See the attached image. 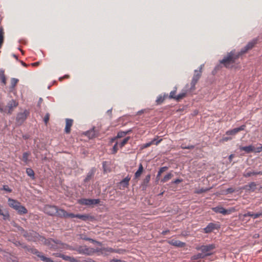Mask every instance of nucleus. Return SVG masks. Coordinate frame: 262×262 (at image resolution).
Masks as SVG:
<instances>
[{"instance_id":"1","label":"nucleus","mask_w":262,"mask_h":262,"mask_svg":"<svg viewBox=\"0 0 262 262\" xmlns=\"http://www.w3.org/2000/svg\"><path fill=\"white\" fill-rule=\"evenodd\" d=\"M23 235L28 241L34 242L41 241L45 245L47 246L49 249L54 250H57V241H55L52 238L46 239L44 237L40 236L38 233L34 231L25 232Z\"/></svg>"},{"instance_id":"2","label":"nucleus","mask_w":262,"mask_h":262,"mask_svg":"<svg viewBox=\"0 0 262 262\" xmlns=\"http://www.w3.org/2000/svg\"><path fill=\"white\" fill-rule=\"evenodd\" d=\"M57 250L63 249H69L70 250H75L78 253L81 254H85L88 255H92L96 251L95 249L87 247L86 246H80L76 247H73L70 245H68L66 244H64L61 242L60 241L57 240Z\"/></svg>"},{"instance_id":"3","label":"nucleus","mask_w":262,"mask_h":262,"mask_svg":"<svg viewBox=\"0 0 262 262\" xmlns=\"http://www.w3.org/2000/svg\"><path fill=\"white\" fill-rule=\"evenodd\" d=\"M43 211L51 216L55 215L60 217H66L67 212L63 209H58L56 206L47 205L43 208Z\"/></svg>"},{"instance_id":"4","label":"nucleus","mask_w":262,"mask_h":262,"mask_svg":"<svg viewBox=\"0 0 262 262\" xmlns=\"http://www.w3.org/2000/svg\"><path fill=\"white\" fill-rule=\"evenodd\" d=\"M237 57L238 56L235 55L234 51H231L223 59L220 61V63L223 64L226 68H229L232 66Z\"/></svg>"},{"instance_id":"5","label":"nucleus","mask_w":262,"mask_h":262,"mask_svg":"<svg viewBox=\"0 0 262 262\" xmlns=\"http://www.w3.org/2000/svg\"><path fill=\"white\" fill-rule=\"evenodd\" d=\"M8 204L11 207L16 210L19 214L21 215L26 214L28 212L27 209L25 207L21 206L19 202L15 200L9 198L8 200Z\"/></svg>"},{"instance_id":"6","label":"nucleus","mask_w":262,"mask_h":262,"mask_svg":"<svg viewBox=\"0 0 262 262\" xmlns=\"http://www.w3.org/2000/svg\"><path fill=\"white\" fill-rule=\"evenodd\" d=\"M204 67V64H201L199 67V70H195L194 73L192 78V80L190 83V90H194L195 89V86L198 80L200 78L202 72V69Z\"/></svg>"},{"instance_id":"7","label":"nucleus","mask_w":262,"mask_h":262,"mask_svg":"<svg viewBox=\"0 0 262 262\" xmlns=\"http://www.w3.org/2000/svg\"><path fill=\"white\" fill-rule=\"evenodd\" d=\"M216 248L215 244H210L208 245H203L197 247L196 249L201 250L203 254L205 255V257L210 256L213 254L212 252Z\"/></svg>"},{"instance_id":"8","label":"nucleus","mask_w":262,"mask_h":262,"mask_svg":"<svg viewBox=\"0 0 262 262\" xmlns=\"http://www.w3.org/2000/svg\"><path fill=\"white\" fill-rule=\"evenodd\" d=\"M96 169L95 167H92L87 173L85 178L84 179L83 183L85 186H89L91 181L93 180Z\"/></svg>"},{"instance_id":"9","label":"nucleus","mask_w":262,"mask_h":262,"mask_svg":"<svg viewBox=\"0 0 262 262\" xmlns=\"http://www.w3.org/2000/svg\"><path fill=\"white\" fill-rule=\"evenodd\" d=\"M96 252H99L101 254L107 255L108 253H121L122 250L121 249H114L112 248L106 247L98 248L96 249Z\"/></svg>"},{"instance_id":"10","label":"nucleus","mask_w":262,"mask_h":262,"mask_svg":"<svg viewBox=\"0 0 262 262\" xmlns=\"http://www.w3.org/2000/svg\"><path fill=\"white\" fill-rule=\"evenodd\" d=\"M30 112L28 110H25L24 112L19 113L17 114L16 118V123L18 125H20L26 120L28 116H29Z\"/></svg>"},{"instance_id":"11","label":"nucleus","mask_w":262,"mask_h":262,"mask_svg":"<svg viewBox=\"0 0 262 262\" xmlns=\"http://www.w3.org/2000/svg\"><path fill=\"white\" fill-rule=\"evenodd\" d=\"M32 254L36 255L37 257L40 258V260L44 262H54L51 258L44 256L41 252H39L38 250L34 248H31L29 250Z\"/></svg>"},{"instance_id":"12","label":"nucleus","mask_w":262,"mask_h":262,"mask_svg":"<svg viewBox=\"0 0 262 262\" xmlns=\"http://www.w3.org/2000/svg\"><path fill=\"white\" fill-rule=\"evenodd\" d=\"M70 217V218H74V217H77L79 219L82 220V221H86L89 220H92L93 219V217L88 215V214H75L74 213H69L67 212V215H66V217Z\"/></svg>"},{"instance_id":"13","label":"nucleus","mask_w":262,"mask_h":262,"mask_svg":"<svg viewBox=\"0 0 262 262\" xmlns=\"http://www.w3.org/2000/svg\"><path fill=\"white\" fill-rule=\"evenodd\" d=\"M79 204L85 205H93L99 203L100 200L99 199H82L78 200Z\"/></svg>"},{"instance_id":"14","label":"nucleus","mask_w":262,"mask_h":262,"mask_svg":"<svg viewBox=\"0 0 262 262\" xmlns=\"http://www.w3.org/2000/svg\"><path fill=\"white\" fill-rule=\"evenodd\" d=\"M257 39L256 38L253 39L249 41L244 48H243L241 51L240 54H243L246 53L248 50L251 49L255 44L257 43Z\"/></svg>"},{"instance_id":"15","label":"nucleus","mask_w":262,"mask_h":262,"mask_svg":"<svg viewBox=\"0 0 262 262\" xmlns=\"http://www.w3.org/2000/svg\"><path fill=\"white\" fill-rule=\"evenodd\" d=\"M212 210L214 211L216 213H221L223 215L229 214L231 213L232 211L233 210L231 209H225L223 207L221 206H217L215 207H213L212 208Z\"/></svg>"},{"instance_id":"16","label":"nucleus","mask_w":262,"mask_h":262,"mask_svg":"<svg viewBox=\"0 0 262 262\" xmlns=\"http://www.w3.org/2000/svg\"><path fill=\"white\" fill-rule=\"evenodd\" d=\"M246 128L245 125H242L238 127L234 128L232 129H230L226 132V135L234 136L240 131L245 130Z\"/></svg>"},{"instance_id":"17","label":"nucleus","mask_w":262,"mask_h":262,"mask_svg":"<svg viewBox=\"0 0 262 262\" xmlns=\"http://www.w3.org/2000/svg\"><path fill=\"white\" fill-rule=\"evenodd\" d=\"M99 132L95 129V127H93L91 129L88 130L85 132V135L88 136L90 139H93L98 136Z\"/></svg>"},{"instance_id":"18","label":"nucleus","mask_w":262,"mask_h":262,"mask_svg":"<svg viewBox=\"0 0 262 262\" xmlns=\"http://www.w3.org/2000/svg\"><path fill=\"white\" fill-rule=\"evenodd\" d=\"M18 103L14 99H12L9 101L7 105V106L8 107V113L9 114H11L13 111V108L14 107H16Z\"/></svg>"},{"instance_id":"19","label":"nucleus","mask_w":262,"mask_h":262,"mask_svg":"<svg viewBox=\"0 0 262 262\" xmlns=\"http://www.w3.org/2000/svg\"><path fill=\"white\" fill-rule=\"evenodd\" d=\"M168 243L173 246L177 247H184L186 245V244L184 242H181L180 241L172 239L168 241Z\"/></svg>"},{"instance_id":"20","label":"nucleus","mask_w":262,"mask_h":262,"mask_svg":"<svg viewBox=\"0 0 262 262\" xmlns=\"http://www.w3.org/2000/svg\"><path fill=\"white\" fill-rule=\"evenodd\" d=\"M218 228L219 226L217 224L210 223L206 227L204 228V231L205 233H208L211 232L214 229H217Z\"/></svg>"},{"instance_id":"21","label":"nucleus","mask_w":262,"mask_h":262,"mask_svg":"<svg viewBox=\"0 0 262 262\" xmlns=\"http://www.w3.org/2000/svg\"><path fill=\"white\" fill-rule=\"evenodd\" d=\"M256 188V184L255 182H252L248 184V185H246L243 188L241 189H244L246 190L254 191Z\"/></svg>"},{"instance_id":"22","label":"nucleus","mask_w":262,"mask_h":262,"mask_svg":"<svg viewBox=\"0 0 262 262\" xmlns=\"http://www.w3.org/2000/svg\"><path fill=\"white\" fill-rule=\"evenodd\" d=\"M130 179V177H129V176L126 177L124 179L120 182V187H122L123 188H126L129 185V181Z\"/></svg>"},{"instance_id":"23","label":"nucleus","mask_w":262,"mask_h":262,"mask_svg":"<svg viewBox=\"0 0 262 262\" xmlns=\"http://www.w3.org/2000/svg\"><path fill=\"white\" fill-rule=\"evenodd\" d=\"M241 150L244 151L246 153H250L252 152H254L255 150V147L252 145H250L248 146H242L239 148Z\"/></svg>"},{"instance_id":"24","label":"nucleus","mask_w":262,"mask_h":262,"mask_svg":"<svg viewBox=\"0 0 262 262\" xmlns=\"http://www.w3.org/2000/svg\"><path fill=\"white\" fill-rule=\"evenodd\" d=\"M262 175V171H245L243 173V176L245 178H248L252 176H256V175Z\"/></svg>"},{"instance_id":"25","label":"nucleus","mask_w":262,"mask_h":262,"mask_svg":"<svg viewBox=\"0 0 262 262\" xmlns=\"http://www.w3.org/2000/svg\"><path fill=\"white\" fill-rule=\"evenodd\" d=\"M73 120L71 119H66V124L65 127V132L69 133L71 131V127L73 124Z\"/></svg>"},{"instance_id":"26","label":"nucleus","mask_w":262,"mask_h":262,"mask_svg":"<svg viewBox=\"0 0 262 262\" xmlns=\"http://www.w3.org/2000/svg\"><path fill=\"white\" fill-rule=\"evenodd\" d=\"M150 180V174H149L145 177V178H144L142 182V186L143 189L146 188Z\"/></svg>"},{"instance_id":"27","label":"nucleus","mask_w":262,"mask_h":262,"mask_svg":"<svg viewBox=\"0 0 262 262\" xmlns=\"http://www.w3.org/2000/svg\"><path fill=\"white\" fill-rule=\"evenodd\" d=\"M168 97V94H164L163 95H160L157 98L156 101L158 104H160Z\"/></svg>"},{"instance_id":"28","label":"nucleus","mask_w":262,"mask_h":262,"mask_svg":"<svg viewBox=\"0 0 262 262\" xmlns=\"http://www.w3.org/2000/svg\"><path fill=\"white\" fill-rule=\"evenodd\" d=\"M0 80L1 82L4 84L5 85L6 84V78L5 75V71L3 69H0Z\"/></svg>"},{"instance_id":"29","label":"nucleus","mask_w":262,"mask_h":262,"mask_svg":"<svg viewBox=\"0 0 262 262\" xmlns=\"http://www.w3.org/2000/svg\"><path fill=\"white\" fill-rule=\"evenodd\" d=\"M26 173L27 175L30 177L32 179H34V172L33 170L31 168H27L26 169Z\"/></svg>"},{"instance_id":"30","label":"nucleus","mask_w":262,"mask_h":262,"mask_svg":"<svg viewBox=\"0 0 262 262\" xmlns=\"http://www.w3.org/2000/svg\"><path fill=\"white\" fill-rule=\"evenodd\" d=\"M142 171H143V166L141 164H140V165L139 166L138 169L135 172V177L136 178L139 177L140 176V175L141 174Z\"/></svg>"},{"instance_id":"31","label":"nucleus","mask_w":262,"mask_h":262,"mask_svg":"<svg viewBox=\"0 0 262 262\" xmlns=\"http://www.w3.org/2000/svg\"><path fill=\"white\" fill-rule=\"evenodd\" d=\"M173 176V174L171 173H168L166 175L164 176V177L161 180V182L164 183L169 180L171 177Z\"/></svg>"},{"instance_id":"32","label":"nucleus","mask_w":262,"mask_h":262,"mask_svg":"<svg viewBox=\"0 0 262 262\" xmlns=\"http://www.w3.org/2000/svg\"><path fill=\"white\" fill-rule=\"evenodd\" d=\"M186 91H184L182 92L181 93H179L177 96L176 97V100L177 101L180 100V99H182L184 97H185L186 95Z\"/></svg>"},{"instance_id":"33","label":"nucleus","mask_w":262,"mask_h":262,"mask_svg":"<svg viewBox=\"0 0 262 262\" xmlns=\"http://www.w3.org/2000/svg\"><path fill=\"white\" fill-rule=\"evenodd\" d=\"M204 257H205V255L203 254V253H198L197 254L192 256L191 257V259L196 260L200 258H204Z\"/></svg>"},{"instance_id":"34","label":"nucleus","mask_w":262,"mask_h":262,"mask_svg":"<svg viewBox=\"0 0 262 262\" xmlns=\"http://www.w3.org/2000/svg\"><path fill=\"white\" fill-rule=\"evenodd\" d=\"M125 133L123 131H120L117 133V135L116 137H114V138L112 139V142H113L115 140H116L117 138H121L124 136H125Z\"/></svg>"},{"instance_id":"35","label":"nucleus","mask_w":262,"mask_h":262,"mask_svg":"<svg viewBox=\"0 0 262 262\" xmlns=\"http://www.w3.org/2000/svg\"><path fill=\"white\" fill-rule=\"evenodd\" d=\"M129 139H130V137H127L125 138L124 139H123V140L121 142L118 143L119 146L120 148H122L127 143V142L128 141V140Z\"/></svg>"},{"instance_id":"36","label":"nucleus","mask_w":262,"mask_h":262,"mask_svg":"<svg viewBox=\"0 0 262 262\" xmlns=\"http://www.w3.org/2000/svg\"><path fill=\"white\" fill-rule=\"evenodd\" d=\"M30 154L29 152H25L23 155V160L26 164H27L29 162L28 157Z\"/></svg>"},{"instance_id":"37","label":"nucleus","mask_w":262,"mask_h":262,"mask_svg":"<svg viewBox=\"0 0 262 262\" xmlns=\"http://www.w3.org/2000/svg\"><path fill=\"white\" fill-rule=\"evenodd\" d=\"M4 30L2 27H0V48L2 47V45L4 41Z\"/></svg>"},{"instance_id":"38","label":"nucleus","mask_w":262,"mask_h":262,"mask_svg":"<svg viewBox=\"0 0 262 262\" xmlns=\"http://www.w3.org/2000/svg\"><path fill=\"white\" fill-rule=\"evenodd\" d=\"M18 81V79L15 78H12L11 79V88L13 89L16 86L17 83Z\"/></svg>"},{"instance_id":"39","label":"nucleus","mask_w":262,"mask_h":262,"mask_svg":"<svg viewBox=\"0 0 262 262\" xmlns=\"http://www.w3.org/2000/svg\"><path fill=\"white\" fill-rule=\"evenodd\" d=\"M238 191V190H237L236 189L233 188L232 187H230V188L226 189L225 191V192L226 194H231V193H233V192Z\"/></svg>"},{"instance_id":"40","label":"nucleus","mask_w":262,"mask_h":262,"mask_svg":"<svg viewBox=\"0 0 262 262\" xmlns=\"http://www.w3.org/2000/svg\"><path fill=\"white\" fill-rule=\"evenodd\" d=\"M156 138H154L153 140H152L150 142H149L148 143H146L144 144L143 145V148H147L149 146H150L151 144H154L155 141L156 140Z\"/></svg>"},{"instance_id":"41","label":"nucleus","mask_w":262,"mask_h":262,"mask_svg":"<svg viewBox=\"0 0 262 262\" xmlns=\"http://www.w3.org/2000/svg\"><path fill=\"white\" fill-rule=\"evenodd\" d=\"M118 145H119V144H118V143L117 142L113 146V150H112V153L113 154H115L117 152V151L118 150Z\"/></svg>"},{"instance_id":"42","label":"nucleus","mask_w":262,"mask_h":262,"mask_svg":"<svg viewBox=\"0 0 262 262\" xmlns=\"http://www.w3.org/2000/svg\"><path fill=\"white\" fill-rule=\"evenodd\" d=\"M209 189H208V188H200V189H198L195 192L198 194H201V193H203L208 191Z\"/></svg>"},{"instance_id":"43","label":"nucleus","mask_w":262,"mask_h":262,"mask_svg":"<svg viewBox=\"0 0 262 262\" xmlns=\"http://www.w3.org/2000/svg\"><path fill=\"white\" fill-rule=\"evenodd\" d=\"M1 215L3 216V219L5 220L8 219L9 217V214L8 212L6 210H4L3 213L1 214Z\"/></svg>"},{"instance_id":"44","label":"nucleus","mask_w":262,"mask_h":262,"mask_svg":"<svg viewBox=\"0 0 262 262\" xmlns=\"http://www.w3.org/2000/svg\"><path fill=\"white\" fill-rule=\"evenodd\" d=\"M262 216V211H260L259 212H258L257 213H254L253 215V219H257L260 216Z\"/></svg>"},{"instance_id":"45","label":"nucleus","mask_w":262,"mask_h":262,"mask_svg":"<svg viewBox=\"0 0 262 262\" xmlns=\"http://www.w3.org/2000/svg\"><path fill=\"white\" fill-rule=\"evenodd\" d=\"M176 90L172 91L170 93L169 96V98L176 99V97L177 96V95H176Z\"/></svg>"},{"instance_id":"46","label":"nucleus","mask_w":262,"mask_h":262,"mask_svg":"<svg viewBox=\"0 0 262 262\" xmlns=\"http://www.w3.org/2000/svg\"><path fill=\"white\" fill-rule=\"evenodd\" d=\"M262 151V144H260L259 146L255 148V150L254 152H260Z\"/></svg>"},{"instance_id":"47","label":"nucleus","mask_w":262,"mask_h":262,"mask_svg":"<svg viewBox=\"0 0 262 262\" xmlns=\"http://www.w3.org/2000/svg\"><path fill=\"white\" fill-rule=\"evenodd\" d=\"M49 117H50V115L49 113H47L46 114V115L45 116L44 118H43V121L46 124H47L48 123V122L49 121Z\"/></svg>"},{"instance_id":"48","label":"nucleus","mask_w":262,"mask_h":262,"mask_svg":"<svg viewBox=\"0 0 262 262\" xmlns=\"http://www.w3.org/2000/svg\"><path fill=\"white\" fill-rule=\"evenodd\" d=\"M168 169V167L167 166H164V167H161L159 170V172H160L161 174L164 172L165 171V170H166L167 169Z\"/></svg>"},{"instance_id":"49","label":"nucleus","mask_w":262,"mask_h":262,"mask_svg":"<svg viewBox=\"0 0 262 262\" xmlns=\"http://www.w3.org/2000/svg\"><path fill=\"white\" fill-rule=\"evenodd\" d=\"M231 139L232 138L230 137H223L222 139V141L223 142H226Z\"/></svg>"},{"instance_id":"50","label":"nucleus","mask_w":262,"mask_h":262,"mask_svg":"<svg viewBox=\"0 0 262 262\" xmlns=\"http://www.w3.org/2000/svg\"><path fill=\"white\" fill-rule=\"evenodd\" d=\"M183 181L182 179H176V180L173 181H172L171 182V183L172 184H179L181 182H182Z\"/></svg>"},{"instance_id":"51","label":"nucleus","mask_w":262,"mask_h":262,"mask_svg":"<svg viewBox=\"0 0 262 262\" xmlns=\"http://www.w3.org/2000/svg\"><path fill=\"white\" fill-rule=\"evenodd\" d=\"M107 164V162L106 161H103L102 162V168L103 169V171L104 172H107V169H106V165Z\"/></svg>"},{"instance_id":"52","label":"nucleus","mask_w":262,"mask_h":262,"mask_svg":"<svg viewBox=\"0 0 262 262\" xmlns=\"http://www.w3.org/2000/svg\"><path fill=\"white\" fill-rule=\"evenodd\" d=\"M71 256L62 254V258L65 260L69 261Z\"/></svg>"},{"instance_id":"53","label":"nucleus","mask_w":262,"mask_h":262,"mask_svg":"<svg viewBox=\"0 0 262 262\" xmlns=\"http://www.w3.org/2000/svg\"><path fill=\"white\" fill-rule=\"evenodd\" d=\"M3 189L8 191V192H11V189H10L9 188V187H8V186L7 185H4L3 186Z\"/></svg>"},{"instance_id":"54","label":"nucleus","mask_w":262,"mask_h":262,"mask_svg":"<svg viewBox=\"0 0 262 262\" xmlns=\"http://www.w3.org/2000/svg\"><path fill=\"white\" fill-rule=\"evenodd\" d=\"M253 213L252 212H247V213H245L244 216L245 217H246V216H251L253 217Z\"/></svg>"},{"instance_id":"55","label":"nucleus","mask_w":262,"mask_h":262,"mask_svg":"<svg viewBox=\"0 0 262 262\" xmlns=\"http://www.w3.org/2000/svg\"><path fill=\"white\" fill-rule=\"evenodd\" d=\"M62 254H63L56 253H53V255L55 256V257H60L62 258Z\"/></svg>"},{"instance_id":"56","label":"nucleus","mask_w":262,"mask_h":262,"mask_svg":"<svg viewBox=\"0 0 262 262\" xmlns=\"http://www.w3.org/2000/svg\"><path fill=\"white\" fill-rule=\"evenodd\" d=\"M69 261L70 262H78V260L73 257H71L69 259Z\"/></svg>"},{"instance_id":"57","label":"nucleus","mask_w":262,"mask_h":262,"mask_svg":"<svg viewBox=\"0 0 262 262\" xmlns=\"http://www.w3.org/2000/svg\"><path fill=\"white\" fill-rule=\"evenodd\" d=\"M194 148V145H189L187 146V149H192Z\"/></svg>"},{"instance_id":"58","label":"nucleus","mask_w":262,"mask_h":262,"mask_svg":"<svg viewBox=\"0 0 262 262\" xmlns=\"http://www.w3.org/2000/svg\"><path fill=\"white\" fill-rule=\"evenodd\" d=\"M156 140L155 141V142H154V144H155L156 145H158L161 141H162V139H159L158 140V139H156Z\"/></svg>"},{"instance_id":"59","label":"nucleus","mask_w":262,"mask_h":262,"mask_svg":"<svg viewBox=\"0 0 262 262\" xmlns=\"http://www.w3.org/2000/svg\"><path fill=\"white\" fill-rule=\"evenodd\" d=\"M234 157V155L233 154H231L229 156V158H228V159L229 160L230 162H231L232 160V158Z\"/></svg>"},{"instance_id":"60","label":"nucleus","mask_w":262,"mask_h":262,"mask_svg":"<svg viewBox=\"0 0 262 262\" xmlns=\"http://www.w3.org/2000/svg\"><path fill=\"white\" fill-rule=\"evenodd\" d=\"M111 262H121V260L117 259H113L111 260Z\"/></svg>"},{"instance_id":"61","label":"nucleus","mask_w":262,"mask_h":262,"mask_svg":"<svg viewBox=\"0 0 262 262\" xmlns=\"http://www.w3.org/2000/svg\"><path fill=\"white\" fill-rule=\"evenodd\" d=\"M132 132V129H129L126 131H125L124 133H125V135H126L127 134H128L129 133H130Z\"/></svg>"},{"instance_id":"62","label":"nucleus","mask_w":262,"mask_h":262,"mask_svg":"<svg viewBox=\"0 0 262 262\" xmlns=\"http://www.w3.org/2000/svg\"><path fill=\"white\" fill-rule=\"evenodd\" d=\"M83 239H84L86 241L94 242V240H93V239L90 238L84 237V238H83Z\"/></svg>"},{"instance_id":"63","label":"nucleus","mask_w":262,"mask_h":262,"mask_svg":"<svg viewBox=\"0 0 262 262\" xmlns=\"http://www.w3.org/2000/svg\"><path fill=\"white\" fill-rule=\"evenodd\" d=\"M187 146H186V145L182 144V145H181V147L182 149H187Z\"/></svg>"},{"instance_id":"64","label":"nucleus","mask_w":262,"mask_h":262,"mask_svg":"<svg viewBox=\"0 0 262 262\" xmlns=\"http://www.w3.org/2000/svg\"><path fill=\"white\" fill-rule=\"evenodd\" d=\"M169 232V230H165V231H163L162 232V234L164 235H166L168 232Z\"/></svg>"}]
</instances>
